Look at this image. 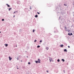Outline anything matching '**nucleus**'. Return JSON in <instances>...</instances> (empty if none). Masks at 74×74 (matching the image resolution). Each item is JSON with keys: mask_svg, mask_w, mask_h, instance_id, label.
I'll list each match as a JSON object with an SVG mask.
<instances>
[{"mask_svg": "<svg viewBox=\"0 0 74 74\" xmlns=\"http://www.w3.org/2000/svg\"><path fill=\"white\" fill-rule=\"evenodd\" d=\"M63 5L60 4L58 7H56L55 8V10L57 13H59V10L61 11L60 14L62 15H63L65 14L66 13V11L64 10L63 7Z\"/></svg>", "mask_w": 74, "mask_h": 74, "instance_id": "f257e3e1", "label": "nucleus"}, {"mask_svg": "<svg viewBox=\"0 0 74 74\" xmlns=\"http://www.w3.org/2000/svg\"><path fill=\"white\" fill-rule=\"evenodd\" d=\"M17 1V3L18 4H21V2L19 1V0H15Z\"/></svg>", "mask_w": 74, "mask_h": 74, "instance_id": "f03ea898", "label": "nucleus"}, {"mask_svg": "<svg viewBox=\"0 0 74 74\" xmlns=\"http://www.w3.org/2000/svg\"><path fill=\"white\" fill-rule=\"evenodd\" d=\"M28 10H28L27 8H25L24 9V11H25V12H28Z\"/></svg>", "mask_w": 74, "mask_h": 74, "instance_id": "7ed1b4c3", "label": "nucleus"}, {"mask_svg": "<svg viewBox=\"0 0 74 74\" xmlns=\"http://www.w3.org/2000/svg\"><path fill=\"white\" fill-rule=\"evenodd\" d=\"M64 6H65V7L67 6V4L65 2L64 3Z\"/></svg>", "mask_w": 74, "mask_h": 74, "instance_id": "20e7f679", "label": "nucleus"}, {"mask_svg": "<svg viewBox=\"0 0 74 74\" xmlns=\"http://www.w3.org/2000/svg\"><path fill=\"white\" fill-rule=\"evenodd\" d=\"M6 5H7V7H10V5H8V4L7 3L6 4Z\"/></svg>", "mask_w": 74, "mask_h": 74, "instance_id": "39448f33", "label": "nucleus"}, {"mask_svg": "<svg viewBox=\"0 0 74 74\" xmlns=\"http://www.w3.org/2000/svg\"><path fill=\"white\" fill-rule=\"evenodd\" d=\"M9 59L10 60H11L12 59V58H11L10 56L9 57Z\"/></svg>", "mask_w": 74, "mask_h": 74, "instance_id": "423d86ee", "label": "nucleus"}, {"mask_svg": "<svg viewBox=\"0 0 74 74\" xmlns=\"http://www.w3.org/2000/svg\"><path fill=\"white\" fill-rule=\"evenodd\" d=\"M16 27H18V28H19V27H20V25H18Z\"/></svg>", "mask_w": 74, "mask_h": 74, "instance_id": "0eeeda50", "label": "nucleus"}, {"mask_svg": "<svg viewBox=\"0 0 74 74\" xmlns=\"http://www.w3.org/2000/svg\"><path fill=\"white\" fill-rule=\"evenodd\" d=\"M35 18H38V15L36 14L35 15Z\"/></svg>", "mask_w": 74, "mask_h": 74, "instance_id": "6e6552de", "label": "nucleus"}, {"mask_svg": "<svg viewBox=\"0 0 74 74\" xmlns=\"http://www.w3.org/2000/svg\"><path fill=\"white\" fill-rule=\"evenodd\" d=\"M38 60H39V61H38V63H40V60L38 59Z\"/></svg>", "mask_w": 74, "mask_h": 74, "instance_id": "1a4fd4ad", "label": "nucleus"}, {"mask_svg": "<svg viewBox=\"0 0 74 74\" xmlns=\"http://www.w3.org/2000/svg\"><path fill=\"white\" fill-rule=\"evenodd\" d=\"M5 45L6 47H7L8 46V44H5Z\"/></svg>", "mask_w": 74, "mask_h": 74, "instance_id": "9d476101", "label": "nucleus"}, {"mask_svg": "<svg viewBox=\"0 0 74 74\" xmlns=\"http://www.w3.org/2000/svg\"><path fill=\"white\" fill-rule=\"evenodd\" d=\"M11 9H12V8H9V11H11Z\"/></svg>", "mask_w": 74, "mask_h": 74, "instance_id": "9b49d317", "label": "nucleus"}, {"mask_svg": "<svg viewBox=\"0 0 74 74\" xmlns=\"http://www.w3.org/2000/svg\"><path fill=\"white\" fill-rule=\"evenodd\" d=\"M62 48H63V45H61L60 46Z\"/></svg>", "mask_w": 74, "mask_h": 74, "instance_id": "f8f14e48", "label": "nucleus"}, {"mask_svg": "<svg viewBox=\"0 0 74 74\" xmlns=\"http://www.w3.org/2000/svg\"><path fill=\"white\" fill-rule=\"evenodd\" d=\"M64 52H67V50L66 49H64Z\"/></svg>", "mask_w": 74, "mask_h": 74, "instance_id": "ddd939ff", "label": "nucleus"}, {"mask_svg": "<svg viewBox=\"0 0 74 74\" xmlns=\"http://www.w3.org/2000/svg\"><path fill=\"white\" fill-rule=\"evenodd\" d=\"M2 21H4V18H3L1 20Z\"/></svg>", "mask_w": 74, "mask_h": 74, "instance_id": "4468645a", "label": "nucleus"}, {"mask_svg": "<svg viewBox=\"0 0 74 74\" xmlns=\"http://www.w3.org/2000/svg\"><path fill=\"white\" fill-rule=\"evenodd\" d=\"M62 61L63 62H64V60L63 59H62Z\"/></svg>", "mask_w": 74, "mask_h": 74, "instance_id": "2eb2a0df", "label": "nucleus"}, {"mask_svg": "<svg viewBox=\"0 0 74 74\" xmlns=\"http://www.w3.org/2000/svg\"><path fill=\"white\" fill-rule=\"evenodd\" d=\"M48 49H49V48H48V47L46 48V49H47V50H48Z\"/></svg>", "mask_w": 74, "mask_h": 74, "instance_id": "dca6fc26", "label": "nucleus"}, {"mask_svg": "<svg viewBox=\"0 0 74 74\" xmlns=\"http://www.w3.org/2000/svg\"><path fill=\"white\" fill-rule=\"evenodd\" d=\"M57 61H58V62H60V60H59V59H58V60H57Z\"/></svg>", "mask_w": 74, "mask_h": 74, "instance_id": "f3484780", "label": "nucleus"}, {"mask_svg": "<svg viewBox=\"0 0 74 74\" xmlns=\"http://www.w3.org/2000/svg\"><path fill=\"white\" fill-rule=\"evenodd\" d=\"M37 48H40V46L39 45H38L37 46Z\"/></svg>", "mask_w": 74, "mask_h": 74, "instance_id": "a211bd4d", "label": "nucleus"}, {"mask_svg": "<svg viewBox=\"0 0 74 74\" xmlns=\"http://www.w3.org/2000/svg\"><path fill=\"white\" fill-rule=\"evenodd\" d=\"M36 41H37V40H34V42H36Z\"/></svg>", "mask_w": 74, "mask_h": 74, "instance_id": "6ab92c4d", "label": "nucleus"}, {"mask_svg": "<svg viewBox=\"0 0 74 74\" xmlns=\"http://www.w3.org/2000/svg\"><path fill=\"white\" fill-rule=\"evenodd\" d=\"M35 31V30L34 29H33V32H34Z\"/></svg>", "mask_w": 74, "mask_h": 74, "instance_id": "aec40b11", "label": "nucleus"}, {"mask_svg": "<svg viewBox=\"0 0 74 74\" xmlns=\"http://www.w3.org/2000/svg\"><path fill=\"white\" fill-rule=\"evenodd\" d=\"M25 3H26L27 2V0H25Z\"/></svg>", "mask_w": 74, "mask_h": 74, "instance_id": "412c9836", "label": "nucleus"}, {"mask_svg": "<svg viewBox=\"0 0 74 74\" xmlns=\"http://www.w3.org/2000/svg\"><path fill=\"white\" fill-rule=\"evenodd\" d=\"M74 1L73 2V5H74V1Z\"/></svg>", "mask_w": 74, "mask_h": 74, "instance_id": "4be33fe9", "label": "nucleus"}, {"mask_svg": "<svg viewBox=\"0 0 74 74\" xmlns=\"http://www.w3.org/2000/svg\"><path fill=\"white\" fill-rule=\"evenodd\" d=\"M36 63H38V61H36Z\"/></svg>", "mask_w": 74, "mask_h": 74, "instance_id": "5701e85b", "label": "nucleus"}, {"mask_svg": "<svg viewBox=\"0 0 74 74\" xmlns=\"http://www.w3.org/2000/svg\"><path fill=\"white\" fill-rule=\"evenodd\" d=\"M15 12H16V13H18V11H15Z\"/></svg>", "mask_w": 74, "mask_h": 74, "instance_id": "b1692460", "label": "nucleus"}, {"mask_svg": "<svg viewBox=\"0 0 74 74\" xmlns=\"http://www.w3.org/2000/svg\"><path fill=\"white\" fill-rule=\"evenodd\" d=\"M67 13L68 15H69V12L68 11L67 12Z\"/></svg>", "mask_w": 74, "mask_h": 74, "instance_id": "393cba45", "label": "nucleus"}, {"mask_svg": "<svg viewBox=\"0 0 74 74\" xmlns=\"http://www.w3.org/2000/svg\"><path fill=\"white\" fill-rule=\"evenodd\" d=\"M37 13L38 14H40V13L39 12H37Z\"/></svg>", "mask_w": 74, "mask_h": 74, "instance_id": "a878e982", "label": "nucleus"}, {"mask_svg": "<svg viewBox=\"0 0 74 74\" xmlns=\"http://www.w3.org/2000/svg\"><path fill=\"white\" fill-rule=\"evenodd\" d=\"M28 64H30V62H29L28 63Z\"/></svg>", "mask_w": 74, "mask_h": 74, "instance_id": "bb28decb", "label": "nucleus"}, {"mask_svg": "<svg viewBox=\"0 0 74 74\" xmlns=\"http://www.w3.org/2000/svg\"><path fill=\"white\" fill-rule=\"evenodd\" d=\"M70 35H71V36L73 35V34H72V33H71Z\"/></svg>", "mask_w": 74, "mask_h": 74, "instance_id": "cd10ccee", "label": "nucleus"}, {"mask_svg": "<svg viewBox=\"0 0 74 74\" xmlns=\"http://www.w3.org/2000/svg\"><path fill=\"white\" fill-rule=\"evenodd\" d=\"M16 13V12H15V11L14 12L13 14H15Z\"/></svg>", "mask_w": 74, "mask_h": 74, "instance_id": "c85d7f7f", "label": "nucleus"}, {"mask_svg": "<svg viewBox=\"0 0 74 74\" xmlns=\"http://www.w3.org/2000/svg\"><path fill=\"white\" fill-rule=\"evenodd\" d=\"M40 42H42V40H40Z\"/></svg>", "mask_w": 74, "mask_h": 74, "instance_id": "c756f323", "label": "nucleus"}, {"mask_svg": "<svg viewBox=\"0 0 74 74\" xmlns=\"http://www.w3.org/2000/svg\"><path fill=\"white\" fill-rule=\"evenodd\" d=\"M68 35H69L70 36V33H69V34H68Z\"/></svg>", "mask_w": 74, "mask_h": 74, "instance_id": "7c9ffc66", "label": "nucleus"}, {"mask_svg": "<svg viewBox=\"0 0 74 74\" xmlns=\"http://www.w3.org/2000/svg\"><path fill=\"white\" fill-rule=\"evenodd\" d=\"M31 6H30V10H31Z\"/></svg>", "mask_w": 74, "mask_h": 74, "instance_id": "2f4dec72", "label": "nucleus"}, {"mask_svg": "<svg viewBox=\"0 0 74 74\" xmlns=\"http://www.w3.org/2000/svg\"><path fill=\"white\" fill-rule=\"evenodd\" d=\"M24 26H25V23H24Z\"/></svg>", "mask_w": 74, "mask_h": 74, "instance_id": "473e14b6", "label": "nucleus"}, {"mask_svg": "<svg viewBox=\"0 0 74 74\" xmlns=\"http://www.w3.org/2000/svg\"><path fill=\"white\" fill-rule=\"evenodd\" d=\"M65 28H67V27H66V26H65Z\"/></svg>", "mask_w": 74, "mask_h": 74, "instance_id": "72a5a7b5", "label": "nucleus"}, {"mask_svg": "<svg viewBox=\"0 0 74 74\" xmlns=\"http://www.w3.org/2000/svg\"><path fill=\"white\" fill-rule=\"evenodd\" d=\"M47 71V73H48V71Z\"/></svg>", "mask_w": 74, "mask_h": 74, "instance_id": "f704fd0d", "label": "nucleus"}, {"mask_svg": "<svg viewBox=\"0 0 74 74\" xmlns=\"http://www.w3.org/2000/svg\"><path fill=\"white\" fill-rule=\"evenodd\" d=\"M68 48H70V46H68Z\"/></svg>", "mask_w": 74, "mask_h": 74, "instance_id": "c9c22d12", "label": "nucleus"}, {"mask_svg": "<svg viewBox=\"0 0 74 74\" xmlns=\"http://www.w3.org/2000/svg\"><path fill=\"white\" fill-rule=\"evenodd\" d=\"M59 19H60V17H59Z\"/></svg>", "mask_w": 74, "mask_h": 74, "instance_id": "e433bc0d", "label": "nucleus"}, {"mask_svg": "<svg viewBox=\"0 0 74 74\" xmlns=\"http://www.w3.org/2000/svg\"><path fill=\"white\" fill-rule=\"evenodd\" d=\"M73 16H74V14H73Z\"/></svg>", "mask_w": 74, "mask_h": 74, "instance_id": "4c0bfd02", "label": "nucleus"}, {"mask_svg": "<svg viewBox=\"0 0 74 74\" xmlns=\"http://www.w3.org/2000/svg\"><path fill=\"white\" fill-rule=\"evenodd\" d=\"M13 17H15V16L14 15V16H13Z\"/></svg>", "mask_w": 74, "mask_h": 74, "instance_id": "58836bf2", "label": "nucleus"}, {"mask_svg": "<svg viewBox=\"0 0 74 74\" xmlns=\"http://www.w3.org/2000/svg\"><path fill=\"white\" fill-rule=\"evenodd\" d=\"M17 69H19V68H17Z\"/></svg>", "mask_w": 74, "mask_h": 74, "instance_id": "ea45409f", "label": "nucleus"}, {"mask_svg": "<svg viewBox=\"0 0 74 74\" xmlns=\"http://www.w3.org/2000/svg\"><path fill=\"white\" fill-rule=\"evenodd\" d=\"M17 47V45H16V47Z\"/></svg>", "mask_w": 74, "mask_h": 74, "instance_id": "a19ab883", "label": "nucleus"}, {"mask_svg": "<svg viewBox=\"0 0 74 74\" xmlns=\"http://www.w3.org/2000/svg\"><path fill=\"white\" fill-rule=\"evenodd\" d=\"M21 62H22V60H21Z\"/></svg>", "mask_w": 74, "mask_h": 74, "instance_id": "79ce46f5", "label": "nucleus"}, {"mask_svg": "<svg viewBox=\"0 0 74 74\" xmlns=\"http://www.w3.org/2000/svg\"><path fill=\"white\" fill-rule=\"evenodd\" d=\"M28 11H30V10H28Z\"/></svg>", "mask_w": 74, "mask_h": 74, "instance_id": "37998d69", "label": "nucleus"}, {"mask_svg": "<svg viewBox=\"0 0 74 74\" xmlns=\"http://www.w3.org/2000/svg\"><path fill=\"white\" fill-rule=\"evenodd\" d=\"M0 33H1V32H0Z\"/></svg>", "mask_w": 74, "mask_h": 74, "instance_id": "c03bdc74", "label": "nucleus"}, {"mask_svg": "<svg viewBox=\"0 0 74 74\" xmlns=\"http://www.w3.org/2000/svg\"><path fill=\"white\" fill-rule=\"evenodd\" d=\"M17 60H18V58H17Z\"/></svg>", "mask_w": 74, "mask_h": 74, "instance_id": "a18cd8bd", "label": "nucleus"}, {"mask_svg": "<svg viewBox=\"0 0 74 74\" xmlns=\"http://www.w3.org/2000/svg\"><path fill=\"white\" fill-rule=\"evenodd\" d=\"M19 56V57H21V56Z\"/></svg>", "mask_w": 74, "mask_h": 74, "instance_id": "49530a36", "label": "nucleus"}, {"mask_svg": "<svg viewBox=\"0 0 74 74\" xmlns=\"http://www.w3.org/2000/svg\"><path fill=\"white\" fill-rule=\"evenodd\" d=\"M62 23H64V22H62Z\"/></svg>", "mask_w": 74, "mask_h": 74, "instance_id": "de8ad7c7", "label": "nucleus"}, {"mask_svg": "<svg viewBox=\"0 0 74 74\" xmlns=\"http://www.w3.org/2000/svg\"><path fill=\"white\" fill-rule=\"evenodd\" d=\"M54 11H55V10H54Z\"/></svg>", "mask_w": 74, "mask_h": 74, "instance_id": "09e8293b", "label": "nucleus"}, {"mask_svg": "<svg viewBox=\"0 0 74 74\" xmlns=\"http://www.w3.org/2000/svg\"><path fill=\"white\" fill-rule=\"evenodd\" d=\"M50 61H51V60H50Z\"/></svg>", "mask_w": 74, "mask_h": 74, "instance_id": "8fccbe9b", "label": "nucleus"}]
</instances>
